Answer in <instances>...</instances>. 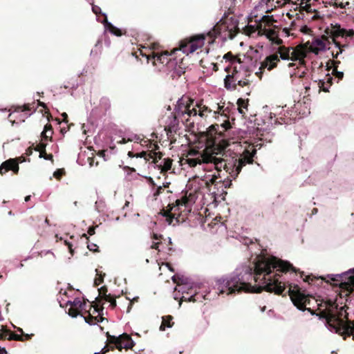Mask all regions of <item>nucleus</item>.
<instances>
[{"label": "nucleus", "mask_w": 354, "mask_h": 354, "mask_svg": "<svg viewBox=\"0 0 354 354\" xmlns=\"http://www.w3.org/2000/svg\"><path fill=\"white\" fill-rule=\"evenodd\" d=\"M289 271L297 273V270L292 264L288 261L278 259L276 257L262 259L257 261L254 268V279L259 283V286H252L250 283L243 281L239 275L232 274L229 277H222L216 281L217 290L220 294L226 292L231 295L237 292H257L262 290L273 292L277 295L286 296L288 294L293 304L301 310H308L312 315L315 314L314 304H317L319 313L317 315L326 319V324L330 331L341 335L350 336L352 333V328L348 321V313L346 306H338L336 301L327 300L317 303L318 300L311 296L305 295L301 291L298 285L292 286L289 284L288 290L286 291V285L279 280V272L286 273Z\"/></svg>", "instance_id": "1"}, {"label": "nucleus", "mask_w": 354, "mask_h": 354, "mask_svg": "<svg viewBox=\"0 0 354 354\" xmlns=\"http://www.w3.org/2000/svg\"><path fill=\"white\" fill-rule=\"evenodd\" d=\"M207 147L203 150V162L212 163L217 171L223 168L234 179L238 176L243 167L247 164H252L257 150L252 147L246 149L239 158L230 160L223 158L225 149L230 145L229 139H221L218 142H207Z\"/></svg>", "instance_id": "2"}, {"label": "nucleus", "mask_w": 354, "mask_h": 354, "mask_svg": "<svg viewBox=\"0 0 354 354\" xmlns=\"http://www.w3.org/2000/svg\"><path fill=\"white\" fill-rule=\"evenodd\" d=\"M205 35H196L189 37L183 39L180 41L178 48H174L171 53L164 51L160 54L152 53V64L153 66L157 64V62L160 64H165L168 67H173L176 62L172 60L171 57L178 50L182 51L186 55L192 53L201 48L205 44Z\"/></svg>", "instance_id": "3"}, {"label": "nucleus", "mask_w": 354, "mask_h": 354, "mask_svg": "<svg viewBox=\"0 0 354 354\" xmlns=\"http://www.w3.org/2000/svg\"><path fill=\"white\" fill-rule=\"evenodd\" d=\"M216 110L214 111V114L216 122L212 124L204 132L207 142H218L221 139L224 138L228 139L229 131L232 129L229 117L225 113V111L221 113L223 105H221L219 103H216Z\"/></svg>", "instance_id": "4"}, {"label": "nucleus", "mask_w": 354, "mask_h": 354, "mask_svg": "<svg viewBox=\"0 0 354 354\" xmlns=\"http://www.w3.org/2000/svg\"><path fill=\"white\" fill-rule=\"evenodd\" d=\"M223 59L230 63L229 65L226 66L225 71L227 73H230L231 70L233 71L232 74L227 75L225 79V88H230L231 85L234 88L237 85L241 87L247 86L249 81L248 80H241L240 72L238 71L236 66V64H241L242 63L241 58L237 55H234L230 51L224 55Z\"/></svg>", "instance_id": "5"}, {"label": "nucleus", "mask_w": 354, "mask_h": 354, "mask_svg": "<svg viewBox=\"0 0 354 354\" xmlns=\"http://www.w3.org/2000/svg\"><path fill=\"white\" fill-rule=\"evenodd\" d=\"M239 30L237 20L232 17H225L221 19L207 35L212 39V41L218 36L222 37L224 39L227 38L232 39Z\"/></svg>", "instance_id": "6"}, {"label": "nucleus", "mask_w": 354, "mask_h": 354, "mask_svg": "<svg viewBox=\"0 0 354 354\" xmlns=\"http://www.w3.org/2000/svg\"><path fill=\"white\" fill-rule=\"evenodd\" d=\"M189 197L185 195L180 198L176 199L174 203H169L167 209H162L161 214L166 218L169 224H171L174 218L177 222H180V217L183 216V212L186 211L189 207Z\"/></svg>", "instance_id": "7"}, {"label": "nucleus", "mask_w": 354, "mask_h": 354, "mask_svg": "<svg viewBox=\"0 0 354 354\" xmlns=\"http://www.w3.org/2000/svg\"><path fill=\"white\" fill-rule=\"evenodd\" d=\"M292 48L286 47L285 46H280L278 48L277 53L270 55L266 57V59L261 62V66L259 71L256 73L257 77L261 79L262 75L266 68L270 71L277 66L279 62V57L284 60L290 59V54Z\"/></svg>", "instance_id": "8"}, {"label": "nucleus", "mask_w": 354, "mask_h": 354, "mask_svg": "<svg viewBox=\"0 0 354 354\" xmlns=\"http://www.w3.org/2000/svg\"><path fill=\"white\" fill-rule=\"evenodd\" d=\"M109 342L110 344H114L115 348L119 351H122L123 348L125 350L132 349L134 346L135 343L133 341L131 336L127 333H123L118 337L111 335L107 332Z\"/></svg>", "instance_id": "9"}, {"label": "nucleus", "mask_w": 354, "mask_h": 354, "mask_svg": "<svg viewBox=\"0 0 354 354\" xmlns=\"http://www.w3.org/2000/svg\"><path fill=\"white\" fill-rule=\"evenodd\" d=\"M144 144L147 146L149 145V147L151 149L149 153L146 151H142L140 153H136V158H144L146 160L152 159V162L154 163L158 162L159 160H161L162 153L161 152H156L159 149V146L156 142H153L151 140H143Z\"/></svg>", "instance_id": "10"}, {"label": "nucleus", "mask_w": 354, "mask_h": 354, "mask_svg": "<svg viewBox=\"0 0 354 354\" xmlns=\"http://www.w3.org/2000/svg\"><path fill=\"white\" fill-rule=\"evenodd\" d=\"M344 276L345 279L347 281H342L335 277L330 278V280L333 281H340L339 284L340 297H348L353 292L354 288V274L348 276L347 274H344Z\"/></svg>", "instance_id": "11"}, {"label": "nucleus", "mask_w": 354, "mask_h": 354, "mask_svg": "<svg viewBox=\"0 0 354 354\" xmlns=\"http://www.w3.org/2000/svg\"><path fill=\"white\" fill-rule=\"evenodd\" d=\"M346 32V30L342 28L339 24H335L334 26L332 25L330 28H327L326 30V33L332 39L333 43H334L335 46L338 48L346 46L345 45H342L337 41V38L339 37H344V34Z\"/></svg>", "instance_id": "12"}, {"label": "nucleus", "mask_w": 354, "mask_h": 354, "mask_svg": "<svg viewBox=\"0 0 354 354\" xmlns=\"http://www.w3.org/2000/svg\"><path fill=\"white\" fill-rule=\"evenodd\" d=\"M274 118V123L279 124H290L296 119V113L293 111H287L283 115L276 118L275 114L270 113L268 120L270 124H273L272 119Z\"/></svg>", "instance_id": "13"}, {"label": "nucleus", "mask_w": 354, "mask_h": 354, "mask_svg": "<svg viewBox=\"0 0 354 354\" xmlns=\"http://www.w3.org/2000/svg\"><path fill=\"white\" fill-rule=\"evenodd\" d=\"M19 170L17 159L10 158L4 161L0 165V174L3 175L8 171H12L15 174H18Z\"/></svg>", "instance_id": "14"}, {"label": "nucleus", "mask_w": 354, "mask_h": 354, "mask_svg": "<svg viewBox=\"0 0 354 354\" xmlns=\"http://www.w3.org/2000/svg\"><path fill=\"white\" fill-rule=\"evenodd\" d=\"M37 105H36L35 102L24 104L23 105H12L10 110L12 111V112L32 111V113H33L37 110L38 106L46 107V104L44 102L39 100H37Z\"/></svg>", "instance_id": "15"}, {"label": "nucleus", "mask_w": 354, "mask_h": 354, "mask_svg": "<svg viewBox=\"0 0 354 354\" xmlns=\"http://www.w3.org/2000/svg\"><path fill=\"white\" fill-rule=\"evenodd\" d=\"M67 304L70 305L68 315L72 317H76L80 315L79 307L86 306V301L84 299L82 301L80 298H75L73 301H68Z\"/></svg>", "instance_id": "16"}, {"label": "nucleus", "mask_w": 354, "mask_h": 354, "mask_svg": "<svg viewBox=\"0 0 354 354\" xmlns=\"http://www.w3.org/2000/svg\"><path fill=\"white\" fill-rule=\"evenodd\" d=\"M174 66V69L167 74L168 81L171 82V84H174L175 81L178 80L182 81L185 80V77H182L185 73L184 68L180 66H177L176 64Z\"/></svg>", "instance_id": "17"}, {"label": "nucleus", "mask_w": 354, "mask_h": 354, "mask_svg": "<svg viewBox=\"0 0 354 354\" xmlns=\"http://www.w3.org/2000/svg\"><path fill=\"white\" fill-rule=\"evenodd\" d=\"M219 178H218L216 176L214 175L211 177V178L209 180H207L206 185L207 187H209L210 186L214 185V188L216 187L221 185L222 186H224L225 188H227L230 187V185L232 184L231 180L227 181H222V180H218Z\"/></svg>", "instance_id": "18"}, {"label": "nucleus", "mask_w": 354, "mask_h": 354, "mask_svg": "<svg viewBox=\"0 0 354 354\" xmlns=\"http://www.w3.org/2000/svg\"><path fill=\"white\" fill-rule=\"evenodd\" d=\"M304 53L298 49H294L292 48L290 54V59L292 61H299L300 64H303L304 63Z\"/></svg>", "instance_id": "19"}, {"label": "nucleus", "mask_w": 354, "mask_h": 354, "mask_svg": "<svg viewBox=\"0 0 354 354\" xmlns=\"http://www.w3.org/2000/svg\"><path fill=\"white\" fill-rule=\"evenodd\" d=\"M104 24L105 28L113 35L120 37L122 35H125L126 31L124 32L118 28L117 27L114 26L111 23L109 22L107 20L106 17H105V19L104 20Z\"/></svg>", "instance_id": "20"}, {"label": "nucleus", "mask_w": 354, "mask_h": 354, "mask_svg": "<svg viewBox=\"0 0 354 354\" xmlns=\"http://www.w3.org/2000/svg\"><path fill=\"white\" fill-rule=\"evenodd\" d=\"M260 31L261 35H266L270 41H272L275 36L278 35L277 32L274 29L267 28L266 27L262 28L261 24H260Z\"/></svg>", "instance_id": "21"}, {"label": "nucleus", "mask_w": 354, "mask_h": 354, "mask_svg": "<svg viewBox=\"0 0 354 354\" xmlns=\"http://www.w3.org/2000/svg\"><path fill=\"white\" fill-rule=\"evenodd\" d=\"M173 317L171 315H166L162 317V324L160 326V330H165V328H171L174 325V322H172Z\"/></svg>", "instance_id": "22"}, {"label": "nucleus", "mask_w": 354, "mask_h": 354, "mask_svg": "<svg viewBox=\"0 0 354 354\" xmlns=\"http://www.w3.org/2000/svg\"><path fill=\"white\" fill-rule=\"evenodd\" d=\"M196 106L198 108V115L202 118L207 116L208 113H211L212 111V109L209 106L203 104V101L197 102Z\"/></svg>", "instance_id": "23"}, {"label": "nucleus", "mask_w": 354, "mask_h": 354, "mask_svg": "<svg viewBox=\"0 0 354 354\" xmlns=\"http://www.w3.org/2000/svg\"><path fill=\"white\" fill-rule=\"evenodd\" d=\"M186 162L191 167H194L197 165H201L203 162V152L197 158H189L186 159Z\"/></svg>", "instance_id": "24"}, {"label": "nucleus", "mask_w": 354, "mask_h": 354, "mask_svg": "<svg viewBox=\"0 0 354 354\" xmlns=\"http://www.w3.org/2000/svg\"><path fill=\"white\" fill-rule=\"evenodd\" d=\"M162 162L163 165L160 164L158 167L160 169L161 173L167 172L171 168L173 160L168 158L163 159Z\"/></svg>", "instance_id": "25"}, {"label": "nucleus", "mask_w": 354, "mask_h": 354, "mask_svg": "<svg viewBox=\"0 0 354 354\" xmlns=\"http://www.w3.org/2000/svg\"><path fill=\"white\" fill-rule=\"evenodd\" d=\"M257 30H258L259 33L261 35L260 24L257 25V27H254V26L251 25H248L244 28V32L249 36L252 35Z\"/></svg>", "instance_id": "26"}, {"label": "nucleus", "mask_w": 354, "mask_h": 354, "mask_svg": "<svg viewBox=\"0 0 354 354\" xmlns=\"http://www.w3.org/2000/svg\"><path fill=\"white\" fill-rule=\"evenodd\" d=\"M237 105H238V109H239V112L241 114H243L244 111H243V109H248V99L244 100V99H242V98H239L237 100Z\"/></svg>", "instance_id": "27"}, {"label": "nucleus", "mask_w": 354, "mask_h": 354, "mask_svg": "<svg viewBox=\"0 0 354 354\" xmlns=\"http://www.w3.org/2000/svg\"><path fill=\"white\" fill-rule=\"evenodd\" d=\"M316 44L317 47L312 48L311 51L315 54H318L320 50H324L325 49L326 45L325 43L320 39L316 40Z\"/></svg>", "instance_id": "28"}, {"label": "nucleus", "mask_w": 354, "mask_h": 354, "mask_svg": "<svg viewBox=\"0 0 354 354\" xmlns=\"http://www.w3.org/2000/svg\"><path fill=\"white\" fill-rule=\"evenodd\" d=\"M106 337H108V335H106ZM115 348V346L114 344H110L109 342V339L107 338V343L106 346L102 349L100 353H96L97 354H105L109 351H113Z\"/></svg>", "instance_id": "29"}, {"label": "nucleus", "mask_w": 354, "mask_h": 354, "mask_svg": "<svg viewBox=\"0 0 354 354\" xmlns=\"http://www.w3.org/2000/svg\"><path fill=\"white\" fill-rule=\"evenodd\" d=\"M139 55H142V57H145L147 58V62L152 60V54H148V51H149V49H148L146 47H142V49H138Z\"/></svg>", "instance_id": "30"}, {"label": "nucleus", "mask_w": 354, "mask_h": 354, "mask_svg": "<svg viewBox=\"0 0 354 354\" xmlns=\"http://www.w3.org/2000/svg\"><path fill=\"white\" fill-rule=\"evenodd\" d=\"M275 21L276 20L274 19L273 16L264 15L261 18V22H263L268 26H272Z\"/></svg>", "instance_id": "31"}, {"label": "nucleus", "mask_w": 354, "mask_h": 354, "mask_svg": "<svg viewBox=\"0 0 354 354\" xmlns=\"http://www.w3.org/2000/svg\"><path fill=\"white\" fill-rule=\"evenodd\" d=\"M97 275L98 276L94 280V286L97 287L100 283L104 281V278L105 277V273H99L98 270H96Z\"/></svg>", "instance_id": "32"}, {"label": "nucleus", "mask_w": 354, "mask_h": 354, "mask_svg": "<svg viewBox=\"0 0 354 354\" xmlns=\"http://www.w3.org/2000/svg\"><path fill=\"white\" fill-rule=\"evenodd\" d=\"M8 339L10 341V340L21 341V342L24 341V338L23 337V335L15 334L14 333H12L11 331H10V334L9 337H8Z\"/></svg>", "instance_id": "33"}, {"label": "nucleus", "mask_w": 354, "mask_h": 354, "mask_svg": "<svg viewBox=\"0 0 354 354\" xmlns=\"http://www.w3.org/2000/svg\"><path fill=\"white\" fill-rule=\"evenodd\" d=\"M2 328L0 330V339H8L7 336L10 335V330L6 328L3 326H1Z\"/></svg>", "instance_id": "34"}, {"label": "nucleus", "mask_w": 354, "mask_h": 354, "mask_svg": "<svg viewBox=\"0 0 354 354\" xmlns=\"http://www.w3.org/2000/svg\"><path fill=\"white\" fill-rule=\"evenodd\" d=\"M66 174L64 169H57L55 172L53 173V176L57 179L59 180L62 178L63 176H64Z\"/></svg>", "instance_id": "35"}, {"label": "nucleus", "mask_w": 354, "mask_h": 354, "mask_svg": "<svg viewBox=\"0 0 354 354\" xmlns=\"http://www.w3.org/2000/svg\"><path fill=\"white\" fill-rule=\"evenodd\" d=\"M200 297H201V295H199L198 294H195V295H192L187 298L185 296H183L182 299L184 301L196 302L200 299Z\"/></svg>", "instance_id": "36"}, {"label": "nucleus", "mask_w": 354, "mask_h": 354, "mask_svg": "<svg viewBox=\"0 0 354 354\" xmlns=\"http://www.w3.org/2000/svg\"><path fill=\"white\" fill-rule=\"evenodd\" d=\"M39 158H43L45 160H51L53 162V156L51 153L48 154L46 151V149L44 151H41L39 153Z\"/></svg>", "instance_id": "37"}, {"label": "nucleus", "mask_w": 354, "mask_h": 354, "mask_svg": "<svg viewBox=\"0 0 354 354\" xmlns=\"http://www.w3.org/2000/svg\"><path fill=\"white\" fill-rule=\"evenodd\" d=\"M88 315L84 317L85 322L89 324H95V320H97V317L93 316L89 312Z\"/></svg>", "instance_id": "38"}, {"label": "nucleus", "mask_w": 354, "mask_h": 354, "mask_svg": "<svg viewBox=\"0 0 354 354\" xmlns=\"http://www.w3.org/2000/svg\"><path fill=\"white\" fill-rule=\"evenodd\" d=\"M99 291V296L100 299H101L102 297H105L107 295L108 288L106 286H102L100 288L98 289Z\"/></svg>", "instance_id": "39"}, {"label": "nucleus", "mask_w": 354, "mask_h": 354, "mask_svg": "<svg viewBox=\"0 0 354 354\" xmlns=\"http://www.w3.org/2000/svg\"><path fill=\"white\" fill-rule=\"evenodd\" d=\"M87 243H88L87 248L90 251H92L94 252L99 251V250H98L99 248L95 243H89V242H88Z\"/></svg>", "instance_id": "40"}, {"label": "nucleus", "mask_w": 354, "mask_h": 354, "mask_svg": "<svg viewBox=\"0 0 354 354\" xmlns=\"http://www.w3.org/2000/svg\"><path fill=\"white\" fill-rule=\"evenodd\" d=\"M46 144L40 142L36 145V147H35V150L39 151V153H40L41 151H44L46 149Z\"/></svg>", "instance_id": "41"}, {"label": "nucleus", "mask_w": 354, "mask_h": 354, "mask_svg": "<svg viewBox=\"0 0 354 354\" xmlns=\"http://www.w3.org/2000/svg\"><path fill=\"white\" fill-rule=\"evenodd\" d=\"M202 153H200L198 150L196 149H190L189 151H188V153H187V156H190L189 158H194V156H200Z\"/></svg>", "instance_id": "42"}, {"label": "nucleus", "mask_w": 354, "mask_h": 354, "mask_svg": "<svg viewBox=\"0 0 354 354\" xmlns=\"http://www.w3.org/2000/svg\"><path fill=\"white\" fill-rule=\"evenodd\" d=\"M317 279V278L315 276H314L313 274H310V275L306 276V277L304 278L303 279L305 282H308V283H310L312 281H313L315 279Z\"/></svg>", "instance_id": "43"}, {"label": "nucleus", "mask_w": 354, "mask_h": 354, "mask_svg": "<svg viewBox=\"0 0 354 354\" xmlns=\"http://www.w3.org/2000/svg\"><path fill=\"white\" fill-rule=\"evenodd\" d=\"M198 111L196 109V108H193L192 109H189V106H188L187 107V114L190 116V115H196L197 114H198Z\"/></svg>", "instance_id": "44"}, {"label": "nucleus", "mask_w": 354, "mask_h": 354, "mask_svg": "<svg viewBox=\"0 0 354 354\" xmlns=\"http://www.w3.org/2000/svg\"><path fill=\"white\" fill-rule=\"evenodd\" d=\"M17 330L19 331L20 333H21V335H23V337L24 338V341L25 340L30 339L31 337L33 335L32 334L28 335V334L24 333L23 330L21 328H19L17 329Z\"/></svg>", "instance_id": "45"}, {"label": "nucleus", "mask_w": 354, "mask_h": 354, "mask_svg": "<svg viewBox=\"0 0 354 354\" xmlns=\"http://www.w3.org/2000/svg\"><path fill=\"white\" fill-rule=\"evenodd\" d=\"M47 133L48 132H46V131H42L41 132V136L42 139L45 140H52V135H51V133L50 134V136H48V135H47Z\"/></svg>", "instance_id": "46"}, {"label": "nucleus", "mask_w": 354, "mask_h": 354, "mask_svg": "<svg viewBox=\"0 0 354 354\" xmlns=\"http://www.w3.org/2000/svg\"><path fill=\"white\" fill-rule=\"evenodd\" d=\"M271 41L273 44H276L277 45H281L283 43V40L279 37V35L275 36V37Z\"/></svg>", "instance_id": "47"}, {"label": "nucleus", "mask_w": 354, "mask_h": 354, "mask_svg": "<svg viewBox=\"0 0 354 354\" xmlns=\"http://www.w3.org/2000/svg\"><path fill=\"white\" fill-rule=\"evenodd\" d=\"M349 4V3L347 1L346 3H344L342 2L339 3H335L333 4V6L334 7H336V8H345L346 6H348Z\"/></svg>", "instance_id": "48"}, {"label": "nucleus", "mask_w": 354, "mask_h": 354, "mask_svg": "<svg viewBox=\"0 0 354 354\" xmlns=\"http://www.w3.org/2000/svg\"><path fill=\"white\" fill-rule=\"evenodd\" d=\"M130 304L128 306L127 312L130 311V309L131 308L132 304L135 302H138L139 301V297H135L132 299L130 300Z\"/></svg>", "instance_id": "49"}, {"label": "nucleus", "mask_w": 354, "mask_h": 354, "mask_svg": "<svg viewBox=\"0 0 354 354\" xmlns=\"http://www.w3.org/2000/svg\"><path fill=\"white\" fill-rule=\"evenodd\" d=\"M163 188L162 186H159L157 187L156 192L153 193V196L156 198L158 196L162 193Z\"/></svg>", "instance_id": "50"}, {"label": "nucleus", "mask_w": 354, "mask_h": 354, "mask_svg": "<svg viewBox=\"0 0 354 354\" xmlns=\"http://www.w3.org/2000/svg\"><path fill=\"white\" fill-rule=\"evenodd\" d=\"M111 294H108L105 297H102L101 299H99L98 301H100L101 300H104L106 301L110 302L111 300L113 298Z\"/></svg>", "instance_id": "51"}, {"label": "nucleus", "mask_w": 354, "mask_h": 354, "mask_svg": "<svg viewBox=\"0 0 354 354\" xmlns=\"http://www.w3.org/2000/svg\"><path fill=\"white\" fill-rule=\"evenodd\" d=\"M43 131H46V132L50 131L51 135H53V127H52V125L50 124H46L44 126V129Z\"/></svg>", "instance_id": "52"}, {"label": "nucleus", "mask_w": 354, "mask_h": 354, "mask_svg": "<svg viewBox=\"0 0 354 354\" xmlns=\"http://www.w3.org/2000/svg\"><path fill=\"white\" fill-rule=\"evenodd\" d=\"M64 244L68 246V250H69V252L71 253V254L73 255L74 250H73V249L72 248L73 245L70 242H68L67 241H64Z\"/></svg>", "instance_id": "53"}, {"label": "nucleus", "mask_w": 354, "mask_h": 354, "mask_svg": "<svg viewBox=\"0 0 354 354\" xmlns=\"http://www.w3.org/2000/svg\"><path fill=\"white\" fill-rule=\"evenodd\" d=\"M160 243H161V241L153 242V243L151 246V248L155 249L158 251H160L159 245H160Z\"/></svg>", "instance_id": "54"}, {"label": "nucleus", "mask_w": 354, "mask_h": 354, "mask_svg": "<svg viewBox=\"0 0 354 354\" xmlns=\"http://www.w3.org/2000/svg\"><path fill=\"white\" fill-rule=\"evenodd\" d=\"M151 238L154 240L160 241L162 239V236L161 234H158L156 233H153Z\"/></svg>", "instance_id": "55"}, {"label": "nucleus", "mask_w": 354, "mask_h": 354, "mask_svg": "<svg viewBox=\"0 0 354 354\" xmlns=\"http://www.w3.org/2000/svg\"><path fill=\"white\" fill-rule=\"evenodd\" d=\"M354 36V30L353 29H350L348 30H346V32L344 34V37H353Z\"/></svg>", "instance_id": "56"}, {"label": "nucleus", "mask_w": 354, "mask_h": 354, "mask_svg": "<svg viewBox=\"0 0 354 354\" xmlns=\"http://www.w3.org/2000/svg\"><path fill=\"white\" fill-rule=\"evenodd\" d=\"M92 10L95 15H98L101 12L100 8L97 6H93Z\"/></svg>", "instance_id": "57"}, {"label": "nucleus", "mask_w": 354, "mask_h": 354, "mask_svg": "<svg viewBox=\"0 0 354 354\" xmlns=\"http://www.w3.org/2000/svg\"><path fill=\"white\" fill-rule=\"evenodd\" d=\"M301 10H305L307 12H312V9H311V6L310 4H307L305 6H302L301 7Z\"/></svg>", "instance_id": "58"}, {"label": "nucleus", "mask_w": 354, "mask_h": 354, "mask_svg": "<svg viewBox=\"0 0 354 354\" xmlns=\"http://www.w3.org/2000/svg\"><path fill=\"white\" fill-rule=\"evenodd\" d=\"M116 297H114L110 301V306L112 308H115L117 306V304H116Z\"/></svg>", "instance_id": "59"}, {"label": "nucleus", "mask_w": 354, "mask_h": 354, "mask_svg": "<svg viewBox=\"0 0 354 354\" xmlns=\"http://www.w3.org/2000/svg\"><path fill=\"white\" fill-rule=\"evenodd\" d=\"M95 227L94 226H91L88 228V234L90 235V236H92L95 234Z\"/></svg>", "instance_id": "60"}, {"label": "nucleus", "mask_w": 354, "mask_h": 354, "mask_svg": "<svg viewBox=\"0 0 354 354\" xmlns=\"http://www.w3.org/2000/svg\"><path fill=\"white\" fill-rule=\"evenodd\" d=\"M342 48L343 47H340V48H339V51H337L335 54L334 53H333V58H337L338 55L342 53Z\"/></svg>", "instance_id": "61"}, {"label": "nucleus", "mask_w": 354, "mask_h": 354, "mask_svg": "<svg viewBox=\"0 0 354 354\" xmlns=\"http://www.w3.org/2000/svg\"><path fill=\"white\" fill-rule=\"evenodd\" d=\"M93 307H94V312L93 313H100V311L103 310V308L102 307H100L97 305L95 306H93Z\"/></svg>", "instance_id": "62"}, {"label": "nucleus", "mask_w": 354, "mask_h": 354, "mask_svg": "<svg viewBox=\"0 0 354 354\" xmlns=\"http://www.w3.org/2000/svg\"><path fill=\"white\" fill-rule=\"evenodd\" d=\"M62 117L63 121L64 122L67 123L68 122V115L66 113H63L62 114Z\"/></svg>", "instance_id": "63"}, {"label": "nucleus", "mask_w": 354, "mask_h": 354, "mask_svg": "<svg viewBox=\"0 0 354 354\" xmlns=\"http://www.w3.org/2000/svg\"><path fill=\"white\" fill-rule=\"evenodd\" d=\"M97 320H95V324L97 322H102L104 318L102 316H96Z\"/></svg>", "instance_id": "64"}]
</instances>
